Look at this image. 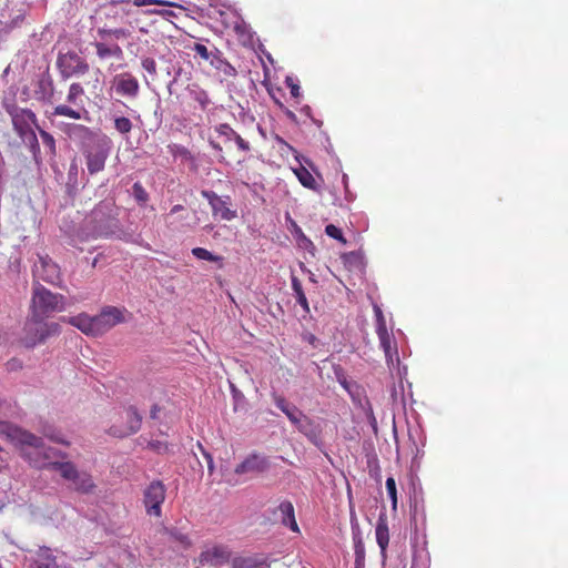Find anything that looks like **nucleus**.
Segmentation results:
<instances>
[{
  "mask_svg": "<svg viewBox=\"0 0 568 568\" xmlns=\"http://www.w3.org/2000/svg\"><path fill=\"white\" fill-rule=\"evenodd\" d=\"M65 133L80 145L89 174L94 175L104 170L113 145L105 133L77 123L68 124Z\"/></svg>",
  "mask_w": 568,
  "mask_h": 568,
  "instance_id": "obj_1",
  "label": "nucleus"
},
{
  "mask_svg": "<svg viewBox=\"0 0 568 568\" xmlns=\"http://www.w3.org/2000/svg\"><path fill=\"white\" fill-rule=\"evenodd\" d=\"M119 207L112 200L100 202L91 212L87 223L93 236H112L121 231Z\"/></svg>",
  "mask_w": 568,
  "mask_h": 568,
  "instance_id": "obj_2",
  "label": "nucleus"
},
{
  "mask_svg": "<svg viewBox=\"0 0 568 568\" xmlns=\"http://www.w3.org/2000/svg\"><path fill=\"white\" fill-rule=\"evenodd\" d=\"M11 122L14 132L22 140L23 143L28 144L33 153L36 161L40 159V144L34 129L39 126L37 124L36 113L27 108L13 109L11 111Z\"/></svg>",
  "mask_w": 568,
  "mask_h": 568,
  "instance_id": "obj_3",
  "label": "nucleus"
},
{
  "mask_svg": "<svg viewBox=\"0 0 568 568\" xmlns=\"http://www.w3.org/2000/svg\"><path fill=\"white\" fill-rule=\"evenodd\" d=\"M64 302L63 295L51 292L38 281L33 283L31 311L37 321H43L51 313L64 311Z\"/></svg>",
  "mask_w": 568,
  "mask_h": 568,
  "instance_id": "obj_4",
  "label": "nucleus"
},
{
  "mask_svg": "<svg viewBox=\"0 0 568 568\" xmlns=\"http://www.w3.org/2000/svg\"><path fill=\"white\" fill-rule=\"evenodd\" d=\"M192 50L196 55L209 62L212 68L221 72L223 75L227 78L236 77V69L223 57L222 51L215 45H211L209 48L202 43H195Z\"/></svg>",
  "mask_w": 568,
  "mask_h": 568,
  "instance_id": "obj_5",
  "label": "nucleus"
},
{
  "mask_svg": "<svg viewBox=\"0 0 568 568\" xmlns=\"http://www.w3.org/2000/svg\"><path fill=\"white\" fill-rule=\"evenodd\" d=\"M142 425V416L134 406H129L108 429L109 435L116 438H125L138 433Z\"/></svg>",
  "mask_w": 568,
  "mask_h": 568,
  "instance_id": "obj_6",
  "label": "nucleus"
},
{
  "mask_svg": "<svg viewBox=\"0 0 568 568\" xmlns=\"http://www.w3.org/2000/svg\"><path fill=\"white\" fill-rule=\"evenodd\" d=\"M84 95L83 87L74 82L70 85L67 94V102L73 105H81L75 110L65 104H59L53 110V115L67 116L74 120L88 119L89 112L83 106L82 97Z\"/></svg>",
  "mask_w": 568,
  "mask_h": 568,
  "instance_id": "obj_7",
  "label": "nucleus"
},
{
  "mask_svg": "<svg viewBox=\"0 0 568 568\" xmlns=\"http://www.w3.org/2000/svg\"><path fill=\"white\" fill-rule=\"evenodd\" d=\"M32 274L37 280H41L60 288L63 287L60 267L48 255H37V261H34L32 267Z\"/></svg>",
  "mask_w": 568,
  "mask_h": 568,
  "instance_id": "obj_8",
  "label": "nucleus"
},
{
  "mask_svg": "<svg viewBox=\"0 0 568 568\" xmlns=\"http://www.w3.org/2000/svg\"><path fill=\"white\" fill-rule=\"evenodd\" d=\"M131 314L125 307L104 306L95 315L98 336L103 335L114 326L128 322Z\"/></svg>",
  "mask_w": 568,
  "mask_h": 568,
  "instance_id": "obj_9",
  "label": "nucleus"
},
{
  "mask_svg": "<svg viewBox=\"0 0 568 568\" xmlns=\"http://www.w3.org/2000/svg\"><path fill=\"white\" fill-rule=\"evenodd\" d=\"M61 477L72 484V488L81 494H89L95 487L90 474L79 471L73 463L57 465Z\"/></svg>",
  "mask_w": 568,
  "mask_h": 568,
  "instance_id": "obj_10",
  "label": "nucleus"
},
{
  "mask_svg": "<svg viewBox=\"0 0 568 568\" xmlns=\"http://www.w3.org/2000/svg\"><path fill=\"white\" fill-rule=\"evenodd\" d=\"M57 67L63 79L82 75L89 71V64L74 51L60 53L57 59Z\"/></svg>",
  "mask_w": 568,
  "mask_h": 568,
  "instance_id": "obj_11",
  "label": "nucleus"
},
{
  "mask_svg": "<svg viewBox=\"0 0 568 568\" xmlns=\"http://www.w3.org/2000/svg\"><path fill=\"white\" fill-rule=\"evenodd\" d=\"M271 468V460L267 456L258 453L248 454L239 465L234 473L239 476L248 475L251 477L260 476Z\"/></svg>",
  "mask_w": 568,
  "mask_h": 568,
  "instance_id": "obj_12",
  "label": "nucleus"
},
{
  "mask_svg": "<svg viewBox=\"0 0 568 568\" xmlns=\"http://www.w3.org/2000/svg\"><path fill=\"white\" fill-rule=\"evenodd\" d=\"M165 486L160 480H153L144 490L143 503L146 514L160 517L162 514L161 506L165 500Z\"/></svg>",
  "mask_w": 568,
  "mask_h": 568,
  "instance_id": "obj_13",
  "label": "nucleus"
},
{
  "mask_svg": "<svg viewBox=\"0 0 568 568\" xmlns=\"http://www.w3.org/2000/svg\"><path fill=\"white\" fill-rule=\"evenodd\" d=\"M201 195L209 202L214 216L224 221H231L236 217V211L230 207V196H220L211 190H202Z\"/></svg>",
  "mask_w": 568,
  "mask_h": 568,
  "instance_id": "obj_14",
  "label": "nucleus"
},
{
  "mask_svg": "<svg viewBox=\"0 0 568 568\" xmlns=\"http://www.w3.org/2000/svg\"><path fill=\"white\" fill-rule=\"evenodd\" d=\"M36 440H31L30 444H18V448L21 457L29 463L30 466L37 469H44V457H43V438L33 434Z\"/></svg>",
  "mask_w": 568,
  "mask_h": 568,
  "instance_id": "obj_15",
  "label": "nucleus"
},
{
  "mask_svg": "<svg viewBox=\"0 0 568 568\" xmlns=\"http://www.w3.org/2000/svg\"><path fill=\"white\" fill-rule=\"evenodd\" d=\"M24 560L28 568H59L53 550L47 546L28 549Z\"/></svg>",
  "mask_w": 568,
  "mask_h": 568,
  "instance_id": "obj_16",
  "label": "nucleus"
},
{
  "mask_svg": "<svg viewBox=\"0 0 568 568\" xmlns=\"http://www.w3.org/2000/svg\"><path fill=\"white\" fill-rule=\"evenodd\" d=\"M0 435L6 436L16 446L36 440L33 434L29 430L4 420H0Z\"/></svg>",
  "mask_w": 568,
  "mask_h": 568,
  "instance_id": "obj_17",
  "label": "nucleus"
},
{
  "mask_svg": "<svg viewBox=\"0 0 568 568\" xmlns=\"http://www.w3.org/2000/svg\"><path fill=\"white\" fill-rule=\"evenodd\" d=\"M61 321L77 327L88 336H98L95 315L90 316L85 313H81L77 316H63L61 317Z\"/></svg>",
  "mask_w": 568,
  "mask_h": 568,
  "instance_id": "obj_18",
  "label": "nucleus"
},
{
  "mask_svg": "<svg viewBox=\"0 0 568 568\" xmlns=\"http://www.w3.org/2000/svg\"><path fill=\"white\" fill-rule=\"evenodd\" d=\"M296 428L300 433L307 437V439L320 447L322 444V429L320 424L315 420L311 419L308 416H304L301 422L296 425Z\"/></svg>",
  "mask_w": 568,
  "mask_h": 568,
  "instance_id": "obj_19",
  "label": "nucleus"
},
{
  "mask_svg": "<svg viewBox=\"0 0 568 568\" xmlns=\"http://www.w3.org/2000/svg\"><path fill=\"white\" fill-rule=\"evenodd\" d=\"M114 85L116 93L129 98H135L140 89L136 78L130 73L119 75Z\"/></svg>",
  "mask_w": 568,
  "mask_h": 568,
  "instance_id": "obj_20",
  "label": "nucleus"
},
{
  "mask_svg": "<svg viewBox=\"0 0 568 568\" xmlns=\"http://www.w3.org/2000/svg\"><path fill=\"white\" fill-rule=\"evenodd\" d=\"M54 94V84L51 75L49 73H43L38 79L36 89H34V98L41 102H51Z\"/></svg>",
  "mask_w": 568,
  "mask_h": 568,
  "instance_id": "obj_21",
  "label": "nucleus"
},
{
  "mask_svg": "<svg viewBox=\"0 0 568 568\" xmlns=\"http://www.w3.org/2000/svg\"><path fill=\"white\" fill-rule=\"evenodd\" d=\"M274 559L268 556L255 555L250 557H235L232 560L233 568H270Z\"/></svg>",
  "mask_w": 568,
  "mask_h": 568,
  "instance_id": "obj_22",
  "label": "nucleus"
},
{
  "mask_svg": "<svg viewBox=\"0 0 568 568\" xmlns=\"http://www.w3.org/2000/svg\"><path fill=\"white\" fill-rule=\"evenodd\" d=\"M43 457H44V464H45L44 469H52V470L59 471V468L57 465L71 463L69 460H64L68 457L67 453H64L60 449H57L54 447L47 446L44 443H43Z\"/></svg>",
  "mask_w": 568,
  "mask_h": 568,
  "instance_id": "obj_23",
  "label": "nucleus"
},
{
  "mask_svg": "<svg viewBox=\"0 0 568 568\" xmlns=\"http://www.w3.org/2000/svg\"><path fill=\"white\" fill-rule=\"evenodd\" d=\"M42 321H37L31 315V318L24 325V337L23 344L28 348L34 347L37 344L43 343L44 341H38L40 331H42L41 326Z\"/></svg>",
  "mask_w": 568,
  "mask_h": 568,
  "instance_id": "obj_24",
  "label": "nucleus"
},
{
  "mask_svg": "<svg viewBox=\"0 0 568 568\" xmlns=\"http://www.w3.org/2000/svg\"><path fill=\"white\" fill-rule=\"evenodd\" d=\"M276 513H278V518L284 526L288 527L293 531H298V526L295 520L294 506L290 500H283L278 505Z\"/></svg>",
  "mask_w": 568,
  "mask_h": 568,
  "instance_id": "obj_25",
  "label": "nucleus"
},
{
  "mask_svg": "<svg viewBox=\"0 0 568 568\" xmlns=\"http://www.w3.org/2000/svg\"><path fill=\"white\" fill-rule=\"evenodd\" d=\"M185 90L189 97L199 104V108L202 111H206L209 106L212 104V100L209 95V92L205 89H203L200 84L195 82L190 83L187 84Z\"/></svg>",
  "mask_w": 568,
  "mask_h": 568,
  "instance_id": "obj_26",
  "label": "nucleus"
},
{
  "mask_svg": "<svg viewBox=\"0 0 568 568\" xmlns=\"http://www.w3.org/2000/svg\"><path fill=\"white\" fill-rule=\"evenodd\" d=\"M97 55L101 59H108V58H115V59H122L123 57V50L122 48L114 43V44H108L106 42H94L93 43Z\"/></svg>",
  "mask_w": 568,
  "mask_h": 568,
  "instance_id": "obj_27",
  "label": "nucleus"
},
{
  "mask_svg": "<svg viewBox=\"0 0 568 568\" xmlns=\"http://www.w3.org/2000/svg\"><path fill=\"white\" fill-rule=\"evenodd\" d=\"M37 131L44 149V155L49 159H54L57 155V144L54 136L40 126H37Z\"/></svg>",
  "mask_w": 568,
  "mask_h": 568,
  "instance_id": "obj_28",
  "label": "nucleus"
},
{
  "mask_svg": "<svg viewBox=\"0 0 568 568\" xmlns=\"http://www.w3.org/2000/svg\"><path fill=\"white\" fill-rule=\"evenodd\" d=\"M376 333L379 339L381 348L384 353L397 351L396 341L393 335L388 333L386 325L381 324L379 327H376Z\"/></svg>",
  "mask_w": 568,
  "mask_h": 568,
  "instance_id": "obj_29",
  "label": "nucleus"
},
{
  "mask_svg": "<svg viewBox=\"0 0 568 568\" xmlns=\"http://www.w3.org/2000/svg\"><path fill=\"white\" fill-rule=\"evenodd\" d=\"M204 560L213 565L226 562L230 558V551L222 546L213 547L203 554Z\"/></svg>",
  "mask_w": 568,
  "mask_h": 568,
  "instance_id": "obj_30",
  "label": "nucleus"
},
{
  "mask_svg": "<svg viewBox=\"0 0 568 568\" xmlns=\"http://www.w3.org/2000/svg\"><path fill=\"white\" fill-rule=\"evenodd\" d=\"M294 173H295L296 178L298 179L300 183L304 187L310 189L312 191H316V192L321 191V187L317 184L315 178L306 168L301 166L298 169H295Z\"/></svg>",
  "mask_w": 568,
  "mask_h": 568,
  "instance_id": "obj_31",
  "label": "nucleus"
},
{
  "mask_svg": "<svg viewBox=\"0 0 568 568\" xmlns=\"http://www.w3.org/2000/svg\"><path fill=\"white\" fill-rule=\"evenodd\" d=\"M98 34L104 41H110L112 39L122 40V39L131 38V31L125 28H115V29L99 28Z\"/></svg>",
  "mask_w": 568,
  "mask_h": 568,
  "instance_id": "obj_32",
  "label": "nucleus"
},
{
  "mask_svg": "<svg viewBox=\"0 0 568 568\" xmlns=\"http://www.w3.org/2000/svg\"><path fill=\"white\" fill-rule=\"evenodd\" d=\"M376 541L381 548L382 554L386 551V548L389 542V531L387 523L383 519H379L376 526Z\"/></svg>",
  "mask_w": 568,
  "mask_h": 568,
  "instance_id": "obj_33",
  "label": "nucleus"
},
{
  "mask_svg": "<svg viewBox=\"0 0 568 568\" xmlns=\"http://www.w3.org/2000/svg\"><path fill=\"white\" fill-rule=\"evenodd\" d=\"M164 534L169 536L170 540L178 542L183 548H189L191 546V540L189 536L182 532L178 528H164Z\"/></svg>",
  "mask_w": 568,
  "mask_h": 568,
  "instance_id": "obj_34",
  "label": "nucleus"
},
{
  "mask_svg": "<svg viewBox=\"0 0 568 568\" xmlns=\"http://www.w3.org/2000/svg\"><path fill=\"white\" fill-rule=\"evenodd\" d=\"M192 254L199 260L217 263L219 267H223V260H224L223 256L215 255L204 247L192 248Z\"/></svg>",
  "mask_w": 568,
  "mask_h": 568,
  "instance_id": "obj_35",
  "label": "nucleus"
},
{
  "mask_svg": "<svg viewBox=\"0 0 568 568\" xmlns=\"http://www.w3.org/2000/svg\"><path fill=\"white\" fill-rule=\"evenodd\" d=\"M355 568H365V547L361 537L354 536Z\"/></svg>",
  "mask_w": 568,
  "mask_h": 568,
  "instance_id": "obj_36",
  "label": "nucleus"
},
{
  "mask_svg": "<svg viewBox=\"0 0 568 568\" xmlns=\"http://www.w3.org/2000/svg\"><path fill=\"white\" fill-rule=\"evenodd\" d=\"M113 122L114 129L122 135L129 134L133 129L131 120L126 116L115 115Z\"/></svg>",
  "mask_w": 568,
  "mask_h": 568,
  "instance_id": "obj_37",
  "label": "nucleus"
},
{
  "mask_svg": "<svg viewBox=\"0 0 568 568\" xmlns=\"http://www.w3.org/2000/svg\"><path fill=\"white\" fill-rule=\"evenodd\" d=\"M42 331H40L38 341H45L49 336L58 335L60 334V325L58 323H44L41 322Z\"/></svg>",
  "mask_w": 568,
  "mask_h": 568,
  "instance_id": "obj_38",
  "label": "nucleus"
},
{
  "mask_svg": "<svg viewBox=\"0 0 568 568\" xmlns=\"http://www.w3.org/2000/svg\"><path fill=\"white\" fill-rule=\"evenodd\" d=\"M132 195L140 205H145L149 201V193L140 182H135L132 186Z\"/></svg>",
  "mask_w": 568,
  "mask_h": 568,
  "instance_id": "obj_39",
  "label": "nucleus"
},
{
  "mask_svg": "<svg viewBox=\"0 0 568 568\" xmlns=\"http://www.w3.org/2000/svg\"><path fill=\"white\" fill-rule=\"evenodd\" d=\"M285 416L288 420L296 427V425L301 422V419L305 416V414L294 404L288 408V410L284 412Z\"/></svg>",
  "mask_w": 568,
  "mask_h": 568,
  "instance_id": "obj_40",
  "label": "nucleus"
},
{
  "mask_svg": "<svg viewBox=\"0 0 568 568\" xmlns=\"http://www.w3.org/2000/svg\"><path fill=\"white\" fill-rule=\"evenodd\" d=\"M215 131L220 136H223L225 141H234V138L239 134L227 123H221L215 128Z\"/></svg>",
  "mask_w": 568,
  "mask_h": 568,
  "instance_id": "obj_41",
  "label": "nucleus"
},
{
  "mask_svg": "<svg viewBox=\"0 0 568 568\" xmlns=\"http://www.w3.org/2000/svg\"><path fill=\"white\" fill-rule=\"evenodd\" d=\"M386 489H387V493H388V496L392 500V508L394 510H396L397 508V490H396V483H395V479L394 477H388L386 479Z\"/></svg>",
  "mask_w": 568,
  "mask_h": 568,
  "instance_id": "obj_42",
  "label": "nucleus"
},
{
  "mask_svg": "<svg viewBox=\"0 0 568 568\" xmlns=\"http://www.w3.org/2000/svg\"><path fill=\"white\" fill-rule=\"evenodd\" d=\"M384 354H385L386 363H387L389 371L390 372H393L394 369L399 371L398 351H392L389 353H384Z\"/></svg>",
  "mask_w": 568,
  "mask_h": 568,
  "instance_id": "obj_43",
  "label": "nucleus"
},
{
  "mask_svg": "<svg viewBox=\"0 0 568 568\" xmlns=\"http://www.w3.org/2000/svg\"><path fill=\"white\" fill-rule=\"evenodd\" d=\"M272 399L275 406L282 412L288 410V408L292 406V403L287 402L286 398L277 393L272 394Z\"/></svg>",
  "mask_w": 568,
  "mask_h": 568,
  "instance_id": "obj_44",
  "label": "nucleus"
},
{
  "mask_svg": "<svg viewBox=\"0 0 568 568\" xmlns=\"http://www.w3.org/2000/svg\"><path fill=\"white\" fill-rule=\"evenodd\" d=\"M149 449L158 453V454H166L170 450V446L166 442L162 440H151L148 444Z\"/></svg>",
  "mask_w": 568,
  "mask_h": 568,
  "instance_id": "obj_45",
  "label": "nucleus"
},
{
  "mask_svg": "<svg viewBox=\"0 0 568 568\" xmlns=\"http://www.w3.org/2000/svg\"><path fill=\"white\" fill-rule=\"evenodd\" d=\"M325 233L329 236V237H333L342 243H346V240L345 237L343 236V233H342V230L337 226H335L334 224H328L326 225L325 227Z\"/></svg>",
  "mask_w": 568,
  "mask_h": 568,
  "instance_id": "obj_46",
  "label": "nucleus"
},
{
  "mask_svg": "<svg viewBox=\"0 0 568 568\" xmlns=\"http://www.w3.org/2000/svg\"><path fill=\"white\" fill-rule=\"evenodd\" d=\"M43 435L54 443L62 444V445H69V443L55 429L45 428V429H43Z\"/></svg>",
  "mask_w": 568,
  "mask_h": 568,
  "instance_id": "obj_47",
  "label": "nucleus"
},
{
  "mask_svg": "<svg viewBox=\"0 0 568 568\" xmlns=\"http://www.w3.org/2000/svg\"><path fill=\"white\" fill-rule=\"evenodd\" d=\"M22 367H23L22 361L17 357L10 358L6 363V369L8 372H18V371L22 369Z\"/></svg>",
  "mask_w": 568,
  "mask_h": 568,
  "instance_id": "obj_48",
  "label": "nucleus"
},
{
  "mask_svg": "<svg viewBox=\"0 0 568 568\" xmlns=\"http://www.w3.org/2000/svg\"><path fill=\"white\" fill-rule=\"evenodd\" d=\"M133 4L136 7H143L149 4L172 6L173 3L164 0H133Z\"/></svg>",
  "mask_w": 568,
  "mask_h": 568,
  "instance_id": "obj_49",
  "label": "nucleus"
},
{
  "mask_svg": "<svg viewBox=\"0 0 568 568\" xmlns=\"http://www.w3.org/2000/svg\"><path fill=\"white\" fill-rule=\"evenodd\" d=\"M142 68L150 74L156 73V62L152 58H144L142 60Z\"/></svg>",
  "mask_w": 568,
  "mask_h": 568,
  "instance_id": "obj_50",
  "label": "nucleus"
},
{
  "mask_svg": "<svg viewBox=\"0 0 568 568\" xmlns=\"http://www.w3.org/2000/svg\"><path fill=\"white\" fill-rule=\"evenodd\" d=\"M296 302L301 305V307L304 310L305 313H310V304L306 298V295L303 292H297L294 294Z\"/></svg>",
  "mask_w": 568,
  "mask_h": 568,
  "instance_id": "obj_51",
  "label": "nucleus"
},
{
  "mask_svg": "<svg viewBox=\"0 0 568 568\" xmlns=\"http://www.w3.org/2000/svg\"><path fill=\"white\" fill-rule=\"evenodd\" d=\"M334 373L336 376L337 382L345 388L348 389V383L345 376V373L341 366L334 367Z\"/></svg>",
  "mask_w": 568,
  "mask_h": 568,
  "instance_id": "obj_52",
  "label": "nucleus"
},
{
  "mask_svg": "<svg viewBox=\"0 0 568 568\" xmlns=\"http://www.w3.org/2000/svg\"><path fill=\"white\" fill-rule=\"evenodd\" d=\"M285 83L290 88L292 97L300 98V95H301L300 85L297 83H295V81L290 77L286 78Z\"/></svg>",
  "mask_w": 568,
  "mask_h": 568,
  "instance_id": "obj_53",
  "label": "nucleus"
},
{
  "mask_svg": "<svg viewBox=\"0 0 568 568\" xmlns=\"http://www.w3.org/2000/svg\"><path fill=\"white\" fill-rule=\"evenodd\" d=\"M234 142L236 143L239 150L243 152H248L251 150L250 143L245 141L240 134L234 138Z\"/></svg>",
  "mask_w": 568,
  "mask_h": 568,
  "instance_id": "obj_54",
  "label": "nucleus"
},
{
  "mask_svg": "<svg viewBox=\"0 0 568 568\" xmlns=\"http://www.w3.org/2000/svg\"><path fill=\"white\" fill-rule=\"evenodd\" d=\"M202 453H203V456L205 457L206 462H207V469H209V473L212 474L214 471V460H213V457L210 453H207L201 445H199Z\"/></svg>",
  "mask_w": 568,
  "mask_h": 568,
  "instance_id": "obj_55",
  "label": "nucleus"
},
{
  "mask_svg": "<svg viewBox=\"0 0 568 568\" xmlns=\"http://www.w3.org/2000/svg\"><path fill=\"white\" fill-rule=\"evenodd\" d=\"M291 285L294 294L297 292H303L302 283L295 275H292L291 277Z\"/></svg>",
  "mask_w": 568,
  "mask_h": 568,
  "instance_id": "obj_56",
  "label": "nucleus"
},
{
  "mask_svg": "<svg viewBox=\"0 0 568 568\" xmlns=\"http://www.w3.org/2000/svg\"><path fill=\"white\" fill-rule=\"evenodd\" d=\"M2 108L4 109V111L11 116V111L13 109H21L20 106H18L13 101H8L6 99L2 100Z\"/></svg>",
  "mask_w": 568,
  "mask_h": 568,
  "instance_id": "obj_57",
  "label": "nucleus"
},
{
  "mask_svg": "<svg viewBox=\"0 0 568 568\" xmlns=\"http://www.w3.org/2000/svg\"><path fill=\"white\" fill-rule=\"evenodd\" d=\"M343 260L346 264L352 265L355 262H359V256H358V254L351 252V253L344 254Z\"/></svg>",
  "mask_w": 568,
  "mask_h": 568,
  "instance_id": "obj_58",
  "label": "nucleus"
},
{
  "mask_svg": "<svg viewBox=\"0 0 568 568\" xmlns=\"http://www.w3.org/2000/svg\"><path fill=\"white\" fill-rule=\"evenodd\" d=\"M374 312H375L376 322H377L376 327H379L381 324L386 325L383 312L377 305L374 306Z\"/></svg>",
  "mask_w": 568,
  "mask_h": 568,
  "instance_id": "obj_59",
  "label": "nucleus"
},
{
  "mask_svg": "<svg viewBox=\"0 0 568 568\" xmlns=\"http://www.w3.org/2000/svg\"><path fill=\"white\" fill-rule=\"evenodd\" d=\"M298 232H301V229H298ZM301 246L304 247L305 250H311V248H314V244L313 242L307 239L304 234H301Z\"/></svg>",
  "mask_w": 568,
  "mask_h": 568,
  "instance_id": "obj_60",
  "label": "nucleus"
},
{
  "mask_svg": "<svg viewBox=\"0 0 568 568\" xmlns=\"http://www.w3.org/2000/svg\"><path fill=\"white\" fill-rule=\"evenodd\" d=\"M159 412H160V406L154 404L152 407H151V410H150V417L152 419H155L158 418V415H159Z\"/></svg>",
  "mask_w": 568,
  "mask_h": 568,
  "instance_id": "obj_61",
  "label": "nucleus"
},
{
  "mask_svg": "<svg viewBox=\"0 0 568 568\" xmlns=\"http://www.w3.org/2000/svg\"><path fill=\"white\" fill-rule=\"evenodd\" d=\"M183 210H184L183 205L176 204V205L172 206V209L170 210L169 215H174V214H176V213H179L180 211H183Z\"/></svg>",
  "mask_w": 568,
  "mask_h": 568,
  "instance_id": "obj_62",
  "label": "nucleus"
},
{
  "mask_svg": "<svg viewBox=\"0 0 568 568\" xmlns=\"http://www.w3.org/2000/svg\"><path fill=\"white\" fill-rule=\"evenodd\" d=\"M232 392H233V395H234L235 399L244 398L243 394L240 390H237L234 386H232Z\"/></svg>",
  "mask_w": 568,
  "mask_h": 568,
  "instance_id": "obj_63",
  "label": "nucleus"
},
{
  "mask_svg": "<svg viewBox=\"0 0 568 568\" xmlns=\"http://www.w3.org/2000/svg\"><path fill=\"white\" fill-rule=\"evenodd\" d=\"M275 140L277 141V143L285 145V146H287L288 149H292V146H291V145H288V144L284 141V139H283V138H281L280 135H276V136H275Z\"/></svg>",
  "mask_w": 568,
  "mask_h": 568,
  "instance_id": "obj_64",
  "label": "nucleus"
}]
</instances>
